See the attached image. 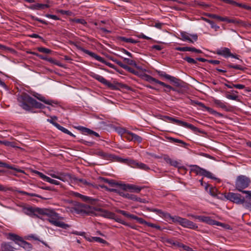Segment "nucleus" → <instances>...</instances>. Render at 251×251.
Segmentation results:
<instances>
[{
	"label": "nucleus",
	"instance_id": "37",
	"mask_svg": "<svg viewBox=\"0 0 251 251\" xmlns=\"http://www.w3.org/2000/svg\"><path fill=\"white\" fill-rule=\"evenodd\" d=\"M146 77L147 80L150 83H155L158 84L159 85H160V84H161L162 81L152 77L150 75H146Z\"/></svg>",
	"mask_w": 251,
	"mask_h": 251
},
{
	"label": "nucleus",
	"instance_id": "1",
	"mask_svg": "<svg viewBox=\"0 0 251 251\" xmlns=\"http://www.w3.org/2000/svg\"><path fill=\"white\" fill-rule=\"evenodd\" d=\"M76 213L90 216H100L105 218L114 219L115 221L126 226H129V224L126 222L116 216L114 213L109 212L100 208H96L88 204H79L75 208Z\"/></svg>",
	"mask_w": 251,
	"mask_h": 251
},
{
	"label": "nucleus",
	"instance_id": "34",
	"mask_svg": "<svg viewBox=\"0 0 251 251\" xmlns=\"http://www.w3.org/2000/svg\"><path fill=\"white\" fill-rule=\"evenodd\" d=\"M0 166L1 167H5L7 169H11L17 171V172H22L23 171L20 169H17L12 166H11L6 163L0 161Z\"/></svg>",
	"mask_w": 251,
	"mask_h": 251
},
{
	"label": "nucleus",
	"instance_id": "50",
	"mask_svg": "<svg viewBox=\"0 0 251 251\" xmlns=\"http://www.w3.org/2000/svg\"><path fill=\"white\" fill-rule=\"evenodd\" d=\"M123 163L130 165L131 167H133L134 164L135 163V160L128 158H124Z\"/></svg>",
	"mask_w": 251,
	"mask_h": 251
},
{
	"label": "nucleus",
	"instance_id": "12",
	"mask_svg": "<svg viewBox=\"0 0 251 251\" xmlns=\"http://www.w3.org/2000/svg\"><path fill=\"white\" fill-rule=\"evenodd\" d=\"M120 187L123 190H129L135 193H139L142 189V187L134 184H121Z\"/></svg>",
	"mask_w": 251,
	"mask_h": 251
},
{
	"label": "nucleus",
	"instance_id": "41",
	"mask_svg": "<svg viewBox=\"0 0 251 251\" xmlns=\"http://www.w3.org/2000/svg\"><path fill=\"white\" fill-rule=\"evenodd\" d=\"M198 227V226L196 224L189 220H188L187 225L185 226V228H188L192 229H196Z\"/></svg>",
	"mask_w": 251,
	"mask_h": 251
},
{
	"label": "nucleus",
	"instance_id": "11",
	"mask_svg": "<svg viewBox=\"0 0 251 251\" xmlns=\"http://www.w3.org/2000/svg\"><path fill=\"white\" fill-rule=\"evenodd\" d=\"M180 36L181 38L180 39L181 40L183 41H187L192 43H193L198 40V35L197 34H191L186 32L183 31L180 32Z\"/></svg>",
	"mask_w": 251,
	"mask_h": 251
},
{
	"label": "nucleus",
	"instance_id": "27",
	"mask_svg": "<svg viewBox=\"0 0 251 251\" xmlns=\"http://www.w3.org/2000/svg\"><path fill=\"white\" fill-rule=\"evenodd\" d=\"M19 245L27 251H30L32 248V246L31 244L24 241L23 239H22L21 242H19Z\"/></svg>",
	"mask_w": 251,
	"mask_h": 251
},
{
	"label": "nucleus",
	"instance_id": "60",
	"mask_svg": "<svg viewBox=\"0 0 251 251\" xmlns=\"http://www.w3.org/2000/svg\"><path fill=\"white\" fill-rule=\"evenodd\" d=\"M222 22H226L227 23H235L236 21L234 19H230L228 18L227 17H223V19H222Z\"/></svg>",
	"mask_w": 251,
	"mask_h": 251
},
{
	"label": "nucleus",
	"instance_id": "36",
	"mask_svg": "<svg viewBox=\"0 0 251 251\" xmlns=\"http://www.w3.org/2000/svg\"><path fill=\"white\" fill-rule=\"evenodd\" d=\"M123 59H124V62L125 63H127V64L131 65V66H133L138 69H141V67L138 66L135 61L130 59L129 58H124Z\"/></svg>",
	"mask_w": 251,
	"mask_h": 251
},
{
	"label": "nucleus",
	"instance_id": "42",
	"mask_svg": "<svg viewBox=\"0 0 251 251\" xmlns=\"http://www.w3.org/2000/svg\"><path fill=\"white\" fill-rule=\"evenodd\" d=\"M202 172V173L201 176H204L205 177H208L209 178H211V179H216L215 177H214L212 176V174L211 172H210L204 169H203Z\"/></svg>",
	"mask_w": 251,
	"mask_h": 251
},
{
	"label": "nucleus",
	"instance_id": "47",
	"mask_svg": "<svg viewBox=\"0 0 251 251\" xmlns=\"http://www.w3.org/2000/svg\"><path fill=\"white\" fill-rule=\"evenodd\" d=\"M160 85H161L167 89V90H164V91L166 92H168L170 91L171 90H173L174 91H176V89L172 87L171 86H170L169 85L166 84V83H165L163 82H161V84H160Z\"/></svg>",
	"mask_w": 251,
	"mask_h": 251
},
{
	"label": "nucleus",
	"instance_id": "13",
	"mask_svg": "<svg viewBox=\"0 0 251 251\" xmlns=\"http://www.w3.org/2000/svg\"><path fill=\"white\" fill-rule=\"evenodd\" d=\"M132 219L136 220L139 223H140L141 224H145L148 226L155 228L158 230H161V228L159 226L151 223L148 222L146 221L145 220H144L143 218L138 217L136 215H133V217H132Z\"/></svg>",
	"mask_w": 251,
	"mask_h": 251
},
{
	"label": "nucleus",
	"instance_id": "44",
	"mask_svg": "<svg viewBox=\"0 0 251 251\" xmlns=\"http://www.w3.org/2000/svg\"><path fill=\"white\" fill-rule=\"evenodd\" d=\"M166 242L168 243V244H169L174 245L175 246L178 247L179 248H180L181 244H182L181 243H179V242H178L177 241H174V240H173L172 239H166Z\"/></svg>",
	"mask_w": 251,
	"mask_h": 251
},
{
	"label": "nucleus",
	"instance_id": "20",
	"mask_svg": "<svg viewBox=\"0 0 251 251\" xmlns=\"http://www.w3.org/2000/svg\"><path fill=\"white\" fill-rule=\"evenodd\" d=\"M51 124H52L54 126H55L57 129L61 130L63 132L67 134L68 135H70V136L75 137V136L71 132H70L69 130H68L66 128L64 127L63 126H60L59 124H58L56 122H52V121H50Z\"/></svg>",
	"mask_w": 251,
	"mask_h": 251
},
{
	"label": "nucleus",
	"instance_id": "4",
	"mask_svg": "<svg viewBox=\"0 0 251 251\" xmlns=\"http://www.w3.org/2000/svg\"><path fill=\"white\" fill-rule=\"evenodd\" d=\"M251 182V179L244 175L238 176L235 182V187L238 191L244 194V189L248 188Z\"/></svg>",
	"mask_w": 251,
	"mask_h": 251
},
{
	"label": "nucleus",
	"instance_id": "49",
	"mask_svg": "<svg viewBox=\"0 0 251 251\" xmlns=\"http://www.w3.org/2000/svg\"><path fill=\"white\" fill-rule=\"evenodd\" d=\"M48 61H49V62L52 63V64H55L58 66H59V67H63L64 66L62 64H61V63H60L59 61L56 60H54L53 59V58H49V59H48Z\"/></svg>",
	"mask_w": 251,
	"mask_h": 251
},
{
	"label": "nucleus",
	"instance_id": "22",
	"mask_svg": "<svg viewBox=\"0 0 251 251\" xmlns=\"http://www.w3.org/2000/svg\"><path fill=\"white\" fill-rule=\"evenodd\" d=\"M244 194L246 195L245 207L251 211V191H245Z\"/></svg>",
	"mask_w": 251,
	"mask_h": 251
},
{
	"label": "nucleus",
	"instance_id": "59",
	"mask_svg": "<svg viewBox=\"0 0 251 251\" xmlns=\"http://www.w3.org/2000/svg\"><path fill=\"white\" fill-rule=\"evenodd\" d=\"M163 159L166 162V163L169 164L171 166L172 165V163L174 160L170 158L168 155H165L163 157Z\"/></svg>",
	"mask_w": 251,
	"mask_h": 251
},
{
	"label": "nucleus",
	"instance_id": "51",
	"mask_svg": "<svg viewBox=\"0 0 251 251\" xmlns=\"http://www.w3.org/2000/svg\"><path fill=\"white\" fill-rule=\"evenodd\" d=\"M201 222L210 225L211 223V219L208 216H201Z\"/></svg>",
	"mask_w": 251,
	"mask_h": 251
},
{
	"label": "nucleus",
	"instance_id": "39",
	"mask_svg": "<svg viewBox=\"0 0 251 251\" xmlns=\"http://www.w3.org/2000/svg\"><path fill=\"white\" fill-rule=\"evenodd\" d=\"M130 134L132 137V138H131V140H132V141H133L134 142H137L138 143H140L142 142L143 138L141 136L134 133H131Z\"/></svg>",
	"mask_w": 251,
	"mask_h": 251
},
{
	"label": "nucleus",
	"instance_id": "10",
	"mask_svg": "<svg viewBox=\"0 0 251 251\" xmlns=\"http://www.w3.org/2000/svg\"><path fill=\"white\" fill-rule=\"evenodd\" d=\"M90 75L94 79H96L97 80L99 81L102 84H104V85L106 86L107 87L110 88L112 90H115L116 89V86L111 83L110 82L107 80L105 78H104L103 76L94 73H91Z\"/></svg>",
	"mask_w": 251,
	"mask_h": 251
},
{
	"label": "nucleus",
	"instance_id": "25",
	"mask_svg": "<svg viewBox=\"0 0 251 251\" xmlns=\"http://www.w3.org/2000/svg\"><path fill=\"white\" fill-rule=\"evenodd\" d=\"M191 169H190V172H194L197 175H201L202 172L203 170V168H201L198 165H192L190 166Z\"/></svg>",
	"mask_w": 251,
	"mask_h": 251
},
{
	"label": "nucleus",
	"instance_id": "45",
	"mask_svg": "<svg viewBox=\"0 0 251 251\" xmlns=\"http://www.w3.org/2000/svg\"><path fill=\"white\" fill-rule=\"evenodd\" d=\"M227 67L229 68H233L239 70L244 71L246 69L245 67H243L240 65H233V64H228L227 65Z\"/></svg>",
	"mask_w": 251,
	"mask_h": 251
},
{
	"label": "nucleus",
	"instance_id": "46",
	"mask_svg": "<svg viewBox=\"0 0 251 251\" xmlns=\"http://www.w3.org/2000/svg\"><path fill=\"white\" fill-rule=\"evenodd\" d=\"M91 241H95L104 244H108L106 241L99 237H92Z\"/></svg>",
	"mask_w": 251,
	"mask_h": 251
},
{
	"label": "nucleus",
	"instance_id": "6",
	"mask_svg": "<svg viewBox=\"0 0 251 251\" xmlns=\"http://www.w3.org/2000/svg\"><path fill=\"white\" fill-rule=\"evenodd\" d=\"M226 198L234 203L246 206V196L243 197L240 194L230 192L227 194Z\"/></svg>",
	"mask_w": 251,
	"mask_h": 251
},
{
	"label": "nucleus",
	"instance_id": "7",
	"mask_svg": "<svg viewBox=\"0 0 251 251\" xmlns=\"http://www.w3.org/2000/svg\"><path fill=\"white\" fill-rule=\"evenodd\" d=\"M124 190H119L117 189H109L110 192H114L118 194L120 196L124 197L125 198H127L128 199L135 201H139L142 203H145L146 200L145 199H141L140 198L137 197L136 196L129 194V193H126L124 192Z\"/></svg>",
	"mask_w": 251,
	"mask_h": 251
},
{
	"label": "nucleus",
	"instance_id": "28",
	"mask_svg": "<svg viewBox=\"0 0 251 251\" xmlns=\"http://www.w3.org/2000/svg\"><path fill=\"white\" fill-rule=\"evenodd\" d=\"M168 80L173 82L175 84V85L177 87H180L182 86L181 83H182L183 81L180 79L176 78L173 76L170 75Z\"/></svg>",
	"mask_w": 251,
	"mask_h": 251
},
{
	"label": "nucleus",
	"instance_id": "53",
	"mask_svg": "<svg viewBox=\"0 0 251 251\" xmlns=\"http://www.w3.org/2000/svg\"><path fill=\"white\" fill-rule=\"evenodd\" d=\"M194 103L195 104H196L197 105H199V106L207 110V111H210V110H211V109L210 108L205 106L204 104L202 102H200L198 101H194Z\"/></svg>",
	"mask_w": 251,
	"mask_h": 251
},
{
	"label": "nucleus",
	"instance_id": "62",
	"mask_svg": "<svg viewBox=\"0 0 251 251\" xmlns=\"http://www.w3.org/2000/svg\"><path fill=\"white\" fill-rule=\"evenodd\" d=\"M188 219H185V218H181V219L180 220V222H179V225H180L184 227H185L186 225H187V222H188Z\"/></svg>",
	"mask_w": 251,
	"mask_h": 251
},
{
	"label": "nucleus",
	"instance_id": "32",
	"mask_svg": "<svg viewBox=\"0 0 251 251\" xmlns=\"http://www.w3.org/2000/svg\"><path fill=\"white\" fill-rule=\"evenodd\" d=\"M16 191L17 193L23 194V195L29 196H31V197H36L40 198L43 200L46 199L45 198L42 197V196H41L38 194H35V193H28V192H25L24 191H21V190H16Z\"/></svg>",
	"mask_w": 251,
	"mask_h": 251
},
{
	"label": "nucleus",
	"instance_id": "14",
	"mask_svg": "<svg viewBox=\"0 0 251 251\" xmlns=\"http://www.w3.org/2000/svg\"><path fill=\"white\" fill-rule=\"evenodd\" d=\"M34 173L37 175L40 178L43 179V180H45L46 181L49 182L51 184H53L56 185H59L60 184V183L59 181L53 179L50 177H48L43 174L42 173L39 172L38 171H34Z\"/></svg>",
	"mask_w": 251,
	"mask_h": 251
},
{
	"label": "nucleus",
	"instance_id": "3",
	"mask_svg": "<svg viewBox=\"0 0 251 251\" xmlns=\"http://www.w3.org/2000/svg\"><path fill=\"white\" fill-rule=\"evenodd\" d=\"M33 98L26 93H23L17 97L19 105L26 111L34 112L32 111Z\"/></svg>",
	"mask_w": 251,
	"mask_h": 251
},
{
	"label": "nucleus",
	"instance_id": "2",
	"mask_svg": "<svg viewBox=\"0 0 251 251\" xmlns=\"http://www.w3.org/2000/svg\"><path fill=\"white\" fill-rule=\"evenodd\" d=\"M42 215H47L49 217V222L53 226L65 229L70 227V225L61 221V220L63 219V217L60 216L53 210L43 208Z\"/></svg>",
	"mask_w": 251,
	"mask_h": 251
},
{
	"label": "nucleus",
	"instance_id": "5",
	"mask_svg": "<svg viewBox=\"0 0 251 251\" xmlns=\"http://www.w3.org/2000/svg\"><path fill=\"white\" fill-rule=\"evenodd\" d=\"M77 49L83 52L84 53L89 55L92 58H95L96 60L100 61V62H101L107 66L111 68L115 69V66L113 64H111V63H109L108 62H107L105 61L102 57H100V56L97 55V54L95 53L94 52H93L92 51H90V50L85 49L84 48L79 46H76Z\"/></svg>",
	"mask_w": 251,
	"mask_h": 251
},
{
	"label": "nucleus",
	"instance_id": "16",
	"mask_svg": "<svg viewBox=\"0 0 251 251\" xmlns=\"http://www.w3.org/2000/svg\"><path fill=\"white\" fill-rule=\"evenodd\" d=\"M33 96L36 98L37 99L43 102L45 104H48V105H52L53 104H57V102H55L52 100H47L45 97L43 96L41 94L36 93L35 94H33Z\"/></svg>",
	"mask_w": 251,
	"mask_h": 251
},
{
	"label": "nucleus",
	"instance_id": "52",
	"mask_svg": "<svg viewBox=\"0 0 251 251\" xmlns=\"http://www.w3.org/2000/svg\"><path fill=\"white\" fill-rule=\"evenodd\" d=\"M37 50L40 52H43L47 54L50 53L51 52L50 50L44 47H38L37 48Z\"/></svg>",
	"mask_w": 251,
	"mask_h": 251
},
{
	"label": "nucleus",
	"instance_id": "31",
	"mask_svg": "<svg viewBox=\"0 0 251 251\" xmlns=\"http://www.w3.org/2000/svg\"><path fill=\"white\" fill-rule=\"evenodd\" d=\"M168 80L173 82L175 84V85L177 87H180L182 86L181 83H182L183 81L180 79L176 78L173 76L170 75Z\"/></svg>",
	"mask_w": 251,
	"mask_h": 251
},
{
	"label": "nucleus",
	"instance_id": "18",
	"mask_svg": "<svg viewBox=\"0 0 251 251\" xmlns=\"http://www.w3.org/2000/svg\"><path fill=\"white\" fill-rule=\"evenodd\" d=\"M216 54L223 56L226 58H227L230 57V55H231V52L228 48H224L223 49L217 50L216 51Z\"/></svg>",
	"mask_w": 251,
	"mask_h": 251
},
{
	"label": "nucleus",
	"instance_id": "63",
	"mask_svg": "<svg viewBox=\"0 0 251 251\" xmlns=\"http://www.w3.org/2000/svg\"><path fill=\"white\" fill-rule=\"evenodd\" d=\"M74 21L76 23L81 24L83 25H86L87 24V22L83 19H75Z\"/></svg>",
	"mask_w": 251,
	"mask_h": 251
},
{
	"label": "nucleus",
	"instance_id": "23",
	"mask_svg": "<svg viewBox=\"0 0 251 251\" xmlns=\"http://www.w3.org/2000/svg\"><path fill=\"white\" fill-rule=\"evenodd\" d=\"M98 179L100 180V182L107 183L111 186H114L116 185L120 186L121 184H119L118 183L115 182L113 179H109L108 178L103 177H99Z\"/></svg>",
	"mask_w": 251,
	"mask_h": 251
},
{
	"label": "nucleus",
	"instance_id": "55",
	"mask_svg": "<svg viewBox=\"0 0 251 251\" xmlns=\"http://www.w3.org/2000/svg\"><path fill=\"white\" fill-rule=\"evenodd\" d=\"M157 74L162 77L165 78L167 79H169L170 75L167 74L165 72L158 71L157 72Z\"/></svg>",
	"mask_w": 251,
	"mask_h": 251
},
{
	"label": "nucleus",
	"instance_id": "26",
	"mask_svg": "<svg viewBox=\"0 0 251 251\" xmlns=\"http://www.w3.org/2000/svg\"><path fill=\"white\" fill-rule=\"evenodd\" d=\"M133 168H137L145 171L150 170V168L145 164L142 162H138L135 161V163L133 165Z\"/></svg>",
	"mask_w": 251,
	"mask_h": 251
},
{
	"label": "nucleus",
	"instance_id": "64",
	"mask_svg": "<svg viewBox=\"0 0 251 251\" xmlns=\"http://www.w3.org/2000/svg\"><path fill=\"white\" fill-rule=\"evenodd\" d=\"M226 97L227 99L229 100H236L238 99V96L237 95L227 94Z\"/></svg>",
	"mask_w": 251,
	"mask_h": 251
},
{
	"label": "nucleus",
	"instance_id": "38",
	"mask_svg": "<svg viewBox=\"0 0 251 251\" xmlns=\"http://www.w3.org/2000/svg\"><path fill=\"white\" fill-rule=\"evenodd\" d=\"M151 211L156 213L160 217H162V218H163L164 219L165 218V217L166 216V214L167 213V212H165L163 211L161 209H156V208L152 209L151 210Z\"/></svg>",
	"mask_w": 251,
	"mask_h": 251
},
{
	"label": "nucleus",
	"instance_id": "21",
	"mask_svg": "<svg viewBox=\"0 0 251 251\" xmlns=\"http://www.w3.org/2000/svg\"><path fill=\"white\" fill-rule=\"evenodd\" d=\"M57 179H58L63 182H66L71 180L72 176L69 174L59 173H58V177Z\"/></svg>",
	"mask_w": 251,
	"mask_h": 251
},
{
	"label": "nucleus",
	"instance_id": "24",
	"mask_svg": "<svg viewBox=\"0 0 251 251\" xmlns=\"http://www.w3.org/2000/svg\"><path fill=\"white\" fill-rule=\"evenodd\" d=\"M8 236L9 237L8 238L9 239L13 241L18 245L19 244V242H21L23 239L22 237L14 233H8Z\"/></svg>",
	"mask_w": 251,
	"mask_h": 251
},
{
	"label": "nucleus",
	"instance_id": "19",
	"mask_svg": "<svg viewBox=\"0 0 251 251\" xmlns=\"http://www.w3.org/2000/svg\"><path fill=\"white\" fill-rule=\"evenodd\" d=\"M181 218V217L177 216H172L170 213H167L164 219L170 223L173 222L179 224Z\"/></svg>",
	"mask_w": 251,
	"mask_h": 251
},
{
	"label": "nucleus",
	"instance_id": "35",
	"mask_svg": "<svg viewBox=\"0 0 251 251\" xmlns=\"http://www.w3.org/2000/svg\"><path fill=\"white\" fill-rule=\"evenodd\" d=\"M33 107L39 109H44L45 107V106L42 103L33 99V101L32 102V109Z\"/></svg>",
	"mask_w": 251,
	"mask_h": 251
},
{
	"label": "nucleus",
	"instance_id": "58",
	"mask_svg": "<svg viewBox=\"0 0 251 251\" xmlns=\"http://www.w3.org/2000/svg\"><path fill=\"white\" fill-rule=\"evenodd\" d=\"M57 12L61 14L66 15L68 16H71L72 14V12L69 10H64L62 9H60L57 10Z\"/></svg>",
	"mask_w": 251,
	"mask_h": 251
},
{
	"label": "nucleus",
	"instance_id": "56",
	"mask_svg": "<svg viewBox=\"0 0 251 251\" xmlns=\"http://www.w3.org/2000/svg\"><path fill=\"white\" fill-rule=\"evenodd\" d=\"M31 19L33 20H35V21H38L40 23H42V24H43L44 25H48V22L45 21H44L38 17H36L34 16H31Z\"/></svg>",
	"mask_w": 251,
	"mask_h": 251
},
{
	"label": "nucleus",
	"instance_id": "40",
	"mask_svg": "<svg viewBox=\"0 0 251 251\" xmlns=\"http://www.w3.org/2000/svg\"><path fill=\"white\" fill-rule=\"evenodd\" d=\"M77 128L81 130L83 133L91 135V133H92V130L85 127L80 126Z\"/></svg>",
	"mask_w": 251,
	"mask_h": 251
},
{
	"label": "nucleus",
	"instance_id": "17",
	"mask_svg": "<svg viewBox=\"0 0 251 251\" xmlns=\"http://www.w3.org/2000/svg\"><path fill=\"white\" fill-rule=\"evenodd\" d=\"M213 101L217 107H220L226 111L229 110V106L226 102L216 99H213Z\"/></svg>",
	"mask_w": 251,
	"mask_h": 251
},
{
	"label": "nucleus",
	"instance_id": "15",
	"mask_svg": "<svg viewBox=\"0 0 251 251\" xmlns=\"http://www.w3.org/2000/svg\"><path fill=\"white\" fill-rule=\"evenodd\" d=\"M46 1L47 3L46 4L36 3L32 4L29 8L32 10H42L50 7L51 6L50 4V1L49 0H47Z\"/></svg>",
	"mask_w": 251,
	"mask_h": 251
},
{
	"label": "nucleus",
	"instance_id": "33",
	"mask_svg": "<svg viewBox=\"0 0 251 251\" xmlns=\"http://www.w3.org/2000/svg\"><path fill=\"white\" fill-rule=\"evenodd\" d=\"M120 39L121 41L127 43L136 44L139 42V41L131 38H126L125 37H120Z\"/></svg>",
	"mask_w": 251,
	"mask_h": 251
},
{
	"label": "nucleus",
	"instance_id": "61",
	"mask_svg": "<svg viewBox=\"0 0 251 251\" xmlns=\"http://www.w3.org/2000/svg\"><path fill=\"white\" fill-rule=\"evenodd\" d=\"M207 16L210 18L216 19L219 20L220 21H222V19H223V17L213 14H209Z\"/></svg>",
	"mask_w": 251,
	"mask_h": 251
},
{
	"label": "nucleus",
	"instance_id": "9",
	"mask_svg": "<svg viewBox=\"0 0 251 251\" xmlns=\"http://www.w3.org/2000/svg\"><path fill=\"white\" fill-rule=\"evenodd\" d=\"M23 212L31 217H38V214L42 215L43 208L32 206L23 207Z\"/></svg>",
	"mask_w": 251,
	"mask_h": 251
},
{
	"label": "nucleus",
	"instance_id": "48",
	"mask_svg": "<svg viewBox=\"0 0 251 251\" xmlns=\"http://www.w3.org/2000/svg\"><path fill=\"white\" fill-rule=\"evenodd\" d=\"M125 70H126L128 72L131 73L132 74H134V75H139V72L138 71H136L135 70H134L132 68H131L130 67H129L127 65H126V68L125 69Z\"/></svg>",
	"mask_w": 251,
	"mask_h": 251
},
{
	"label": "nucleus",
	"instance_id": "8",
	"mask_svg": "<svg viewBox=\"0 0 251 251\" xmlns=\"http://www.w3.org/2000/svg\"><path fill=\"white\" fill-rule=\"evenodd\" d=\"M164 118L166 120H168L171 122L176 123V124H177L178 125H180L185 127L189 128L194 132H201L200 130L198 128L194 126L192 124L187 123L185 122H184V121H181V120H178L176 118L171 117L169 116H165Z\"/></svg>",
	"mask_w": 251,
	"mask_h": 251
},
{
	"label": "nucleus",
	"instance_id": "57",
	"mask_svg": "<svg viewBox=\"0 0 251 251\" xmlns=\"http://www.w3.org/2000/svg\"><path fill=\"white\" fill-rule=\"evenodd\" d=\"M169 139H170V141H171L174 143H180L183 145H187V144L186 143H185L184 141H183L182 140H179V139H178L176 138H173V137H170Z\"/></svg>",
	"mask_w": 251,
	"mask_h": 251
},
{
	"label": "nucleus",
	"instance_id": "30",
	"mask_svg": "<svg viewBox=\"0 0 251 251\" xmlns=\"http://www.w3.org/2000/svg\"><path fill=\"white\" fill-rule=\"evenodd\" d=\"M168 80L173 82L175 84V85L177 87H180L182 86L181 83H182L183 81L180 79L176 78L173 76L170 75Z\"/></svg>",
	"mask_w": 251,
	"mask_h": 251
},
{
	"label": "nucleus",
	"instance_id": "54",
	"mask_svg": "<svg viewBox=\"0 0 251 251\" xmlns=\"http://www.w3.org/2000/svg\"><path fill=\"white\" fill-rule=\"evenodd\" d=\"M183 59L190 64H196L197 63V62L196 60L190 57L186 56L183 58Z\"/></svg>",
	"mask_w": 251,
	"mask_h": 251
},
{
	"label": "nucleus",
	"instance_id": "43",
	"mask_svg": "<svg viewBox=\"0 0 251 251\" xmlns=\"http://www.w3.org/2000/svg\"><path fill=\"white\" fill-rule=\"evenodd\" d=\"M116 212L118 213L121 214L123 215H124L126 217L130 218L131 219H132V217H133V215H134L133 214H129V213L127 212L126 211H124L123 210H120V209H117L116 210Z\"/></svg>",
	"mask_w": 251,
	"mask_h": 251
},
{
	"label": "nucleus",
	"instance_id": "29",
	"mask_svg": "<svg viewBox=\"0 0 251 251\" xmlns=\"http://www.w3.org/2000/svg\"><path fill=\"white\" fill-rule=\"evenodd\" d=\"M168 80L173 82L175 84V85L177 87H180L182 86L181 83H182L183 81L180 79L176 78L173 76L170 75Z\"/></svg>",
	"mask_w": 251,
	"mask_h": 251
}]
</instances>
